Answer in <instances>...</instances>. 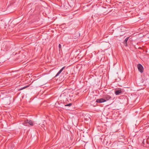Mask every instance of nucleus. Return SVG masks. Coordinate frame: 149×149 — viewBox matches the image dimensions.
<instances>
[{"label":"nucleus","mask_w":149,"mask_h":149,"mask_svg":"<svg viewBox=\"0 0 149 149\" xmlns=\"http://www.w3.org/2000/svg\"><path fill=\"white\" fill-rule=\"evenodd\" d=\"M137 68L139 71L141 73H142L143 71V67L142 65L140 64H139L137 65Z\"/></svg>","instance_id":"obj_1"},{"label":"nucleus","mask_w":149,"mask_h":149,"mask_svg":"<svg viewBox=\"0 0 149 149\" xmlns=\"http://www.w3.org/2000/svg\"><path fill=\"white\" fill-rule=\"evenodd\" d=\"M123 91V90L122 89L116 90L115 91V94L116 95H118L121 94Z\"/></svg>","instance_id":"obj_2"},{"label":"nucleus","mask_w":149,"mask_h":149,"mask_svg":"<svg viewBox=\"0 0 149 149\" xmlns=\"http://www.w3.org/2000/svg\"><path fill=\"white\" fill-rule=\"evenodd\" d=\"M10 99L11 97H8L6 98L5 100V104H9L10 103Z\"/></svg>","instance_id":"obj_3"},{"label":"nucleus","mask_w":149,"mask_h":149,"mask_svg":"<svg viewBox=\"0 0 149 149\" xmlns=\"http://www.w3.org/2000/svg\"><path fill=\"white\" fill-rule=\"evenodd\" d=\"M106 100L104 98H101L100 99H98L96 100V102L97 103H102L104 102H105Z\"/></svg>","instance_id":"obj_4"},{"label":"nucleus","mask_w":149,"mask_h":149,"mask_svg":"<svg viewBox=\"0 0 149 149\" xmlns=\"http://www.w3.org/2000/svg\"><path fill=\"white\" fill-rule=\"evenodd\" d=\"M111 98V96L108 95H105L104 96V98L105 99L106 101L109 100Z\"/></svg>","instance_id":"obj_5"},{"label":"nucleus","mask_w":149,"mask_h":149,"mask_svg":"<svg viewBox=\"0 0 149 149\" xmlns=\"http://www.w3.org/2000/svg\"><path fill=\"white\" fill-rule=\"evenodd\" d=\"M65 66H64L58 72V73L56 74L55 76V77H56L58 76L61 73V72L63 71V69L65 68Z\"/></svg>","instance_id":"obj_6"},{"label":"nucleus","mask_w":149,"mask_h":149,"mask_svg":"<svg viewBox=\"0 0 149 149\" xmlns=\"http://www.w3.org/2000/svg\"><path fill=\"white\" fill-rule=\"evenodd\" d=\"M26 122L28 123L30 125L33 126V123L32 121L31 120H26Z\"/></svg>","instance_id":"obj_7"},{"label":"nucleus","mask_w":149,"mask_h":149,"mask_svg":"<svg viewBox=\"0 0 149 149\" xmlns=\"http://www.w3.org/2000/svg\"><path fill=\"white\" fill-rule=\"evenodd\" d=\"M129 37H128L127 38L125 39V40L124 41V42H123V43L124 44V45H125V46H127V41H128L129 38Z\"/></svg>","instance_id":"obj_8"},{"label":"nucleus","mask_w":149,"mask_h":149,"mask_svg":"<svg viewBox=\"0 0 149 149\" xmlns=\"http://www.w3.org/2000/svg\"><path fill=\"white\" fill-rule=\"evenodd\" d=\"M72 105V103H69L68 104H64V105L65 106H68V107H70Z\"/></svg>","instance_id":"obj_9"},{"label":"nucleus","mask_w":149,"mask_h":149,"mask_svg":"<svg viewBox=\"0 0 149 149\" xmlns=\"http://www.w3.org/2000/svg\"><path fill=\"white\" fill-rule=\"evenodd\" d=\"M27 123L26 122V120H25L24 122L23 123V124L25 126H27V125H26V123Z\"/></svg>","instance_id":"obj_10"},{"label":"nucleus","mask_w":149,"mask_h":149,"mask_svg":"<svg viewBox=\"0 0 149 149\" xmlns=\"http://www.w3.org/2000/svg\"><path fill=\"white\" fill-rule=\"evenodd\" d=\"M61 45L60 44H59L58 45V48L59 49V51H60L61 50Z\"/></svg>","instance_id":"obj_11"},{"label":"nucleus","mask_w":149,"mask_h":149,"mask_svg":"<svg viewBox=\"0 0 149 149\" xmlns=\"http://www.w3.org/2000/svg\"><path fill=\"white\" fill-rule=\"evenodd\" d=\"M29 86V85H28L26 86H24L23 88H21V89H20V90L25 89V88L28 87Z\"/></svg>","instance_id":"obj_12"},{"label":"nucleus","mask_w":149,"mask_h":149,"mask_svg":"<svg viewBox=\"0 0 149 149\" xmlns=\"http://www.w3.org/2000/svg\"><path fill=\"white\" fill-rule=\"evenodd\" d=\"M11 144H10L8 146V147L9 148V147L10 146H11Z\"/></svg>","instance_id":"obj_13"},{"label":"nucleus","mask_w":149,"mask_h":149,"mask_svg":"<svg viewBox=\"0 0 149 149\" xmlns=\"http://www.w3.org/2000/svg\"><path fill=\"white\" fill-rule=\"evenodd\" d=\"M60 104H62V103H60Z\"/></svg>","instance_id":"obj_14"}]
</instances>
